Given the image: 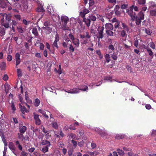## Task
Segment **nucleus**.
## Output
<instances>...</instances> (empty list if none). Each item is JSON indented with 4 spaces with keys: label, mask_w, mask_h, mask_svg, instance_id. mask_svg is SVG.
<instances>
[{
    "label": "nucleus",
    "mask_w": 156,
    "mask_h": 156,
    "mask_svg": "<svg viewBox=\"0 0 156 156\" xmlns=\"http://www.w3.org/2000/svg\"><path fill=\"white\" fill-rule=\"evenodd\" d=\"M131 11L129 12V15L131 17V20L133 21H135L136 25L138 26L139 27H140L141 25L142 20H144V13L141 11L136 15V13H133L132 12V13L131 14Z\"/></svg>",
    "instance_id": "1"
},
{
    "label": "nucleus",
    "mask_w": 156,
    "mask_h": 156,
    "mask_svg": "<svg viewBox=\"0 0 156 156\" xmlns=\"http://www.w3.org/2000/svg\"><path fill=\"white\" fill-rule=\"evenodd\" d=\"M88 90V87L87 86L82 84L79 85L78 86V88H73L69 90L66 92L71 94H76L79 93L80 92V90L82 91H87Z\"/></svg>",
    "instance_id": "2"
},
{
    "label": "nucleus",
    "mask_w": 156,
    "mask_h": 156,
    "mask_svg": "<svg viewBox=\"0 0 156 156\" xmlns=\"http://www.w3.org/2000/svg\"><path fill=\"white\" fill-rule=\"evenodd\" d=\"M61 20L62 24L61 25V27L64 30H69V27L67 26V23L69 20V19L67 16H61Z\"/></svg>",
    "instance_id": "3"
},
{
    "label": "nucleus",
    "mask_w": 156,
    "mask_h": 156,
    "mask_svg": "<svg viewBox=\"0 0 156 156\" xmlns=\"http://www.w3.org/2000/svg\"><path fill=\"white\" fill-rule=\"evenodd\" d=\"M149 9L150 10V14L151 16H156V5L154 2H151Z\"/></svg>",
    "instance_id": "4"
},
{
    "label": "nucleus",
    "mask_w": 156,
    "mask_h": 156,
    "mask_svg": "<svg viewBox=\"0 0 156 156\" xmlns=\"http://www.w3.org/2000/svg\"><path fill=\"white\" fill-rule=\"evenodd\" d=\"M95 130L99 133L103 138L106 139L108 138V135L105 130H103L100 128H97L95 129Z\"/></svg>",
    "instance_id": "5"
},
{
    "label": "nucleus",
    "mask_w": 156,
    "mask_h": 156,
    "mask_svg": "<svg viewBox=\"0 0 156 156\" xmlns=\"http://www.w3.org/2000/svg\"><path fill=\"white\" fill-rule=\"evenodd\" d=\"M104 28L103 27H99L97 29L98 33L97 37L99 39H102L104 37L103 31Z\"/></svg>",
    "instance_id": "6"
},
{
    "label": "nucleus",
    "mask_w": 156,
    "mask_h": 156,
    "mask_svg": "<svg viewBox=\"0 0 156 156\" xmlns=\"http://www.w3.org/2000/svg\"><path fill=\"white\" fill-rule=\"evenodd\" d=\"M134 9L135 11H138V8L137 6H135L134 5H132L129 8L127 9L126 10V12L129 15V12H131V14H132V12L133 13H136L135 12L133 11V9Z\"/></svg>",
    "instance_id": "7"
},
{
    "label": "nucleus",
    "mask_w": 156,
    "mask_h": 156,
    "mask_svg": "<svg viewBox=\"0 0 156 156\" xmlns=\"http://www.w3.org/2000/svg\"><path fill=\"white\" fill-rule=\"evenodd\" d=\"M10 3L7 0H3L0 1V6L2 8H5Z\"/></svg>",
    "instance_id": "8"
},
{
    "label": "nucleus",
    "mask_w": 156,
    "mask_h": 156,
    "mask_svg": "<svg viewBox=\"0 0 156 156\" xmlns=\"http://www.w3.org/2000/svg\"><path fill=\"white\" fill-rule=\"evenodd\" d=\"M6 21L5 23H3L2 25L5 28H8L9 27V22L11 21V18L10 17L6 16Z\"/></svg>",
    "instance_id": "9"
},
{
    "label": "nucleus",
    "mask_w": 156,
    "mask_h": 156,
    "mask_svg": "<svg viewBox=\"0 0 156 156\" xmlns=\"http://www.w3.org/2000/svg\"><path fill=\"white\" fill-rule=\"evenodd\" d=\"M146 0H135L134 3L137 5L144 6L146 3Z\"/></svg>",
    "instance_id": "10"
},
{
    "label": "nucleus",
    "mask_w": 156,
    "mask_h": 156,
    "mask_svg": "<svg viewBox=\"0 0 156 156\" xmlns=\"http://www.w3.org/2000/svg\"><path fill=\"white\" fill-rule=\"evenodd\" d=\"M38 111L41 113L45 118L47 119L48 118V115L50 113L49 111L46 110H43L41 109H39Z\"/></svg>",
    "instance_id": "11"
},
{
    "label": "nucleus",
    "mask_w": 156,
    "mask_h": 156,
    "mask_svg": "<svg viewBox=\"0 0 156 156\" xmlns=\"http://www.w3.org/2000/svg\"><path fill=\"white\" fill-rule=\"evenodd\" d=\"M19 107L20 108L21 111L23 114H24L25 113H27L29 111V109H27L24 106H22L20 104H19Z\"/></svg>",
    "instance_id": "12"
},
{
    "label": "nucleus",
    "mask_w": 156,
    "mask_h": 156,
    "mask_svg": "<svg viewBox=\"0 0 156 156\" xmlns=\"http://www.w3.org/2000/svg\"><path fill=\"white\" fill-rule=\"evenodd\" d=\"M144 46V48L146 49L148 52L150 56H151L152 58H153L154 55H153V53L151 50L148 47L144 45H143Z\"/></svg>",
    "instance_id": "13"
},
{
    "label": "nucleus",
    "mask_w": 156,
    "mask_h": 156,
    "mask_svg": "<svg viewBox=\"0 0 156 156\" xmlns=\"http://www.w3.org/2000/svg\"><path fill=\"white\" fill-rule=\"evenodd\" d=\"M80 37L81 38L83 39L85 38L88 39L90 38L91 35L89 32L87 31H86L84 35L81 34L80 35Z\"/></svg>",
    "instance_id": "14"
},
{
    "label": "nucleus",
    "mask_w": 156,
    "mask_h": 156,
    "mask_svg": "<svg viewBox=\"0 0 156 156\" xmlns=\"http://www.w3.org/2000/svg\"><path fill=\"white\" fill-rule=\"evenodd\" d=\"M59 35L58 34H57L55 35V40L53 43V45L54 47H55L57 48H58V45L57 42L59 41Z\"/></svg>",
    "instance_id": "15"
},
{
    "label": "nucleus",
    "mask_w": 156,
    "mask_h": 156,
    "mask_svg": "<svg viewBox=\"0 0 156 156\" xmlns=\"http://www.w3.org/2000/svg\"><path fill=\"white\" fill-rule=\"evenodd\" d=\"M113 13V11L110 10L107 11L105 13L106 17L109 19H111Z\"/></svg>",
    "instance_id": "16"
},
{
    "label": "nucleus",
    "mask_w": 156,
    "mask_h": 156,
    "mask_svg": "<svg viewBox=\"0 0 156 156\" xmlns=\"http://www.w3.org/2000/svg\"><path fill=\"white\" fill-rule=\"evenodd\" d=\"M120 36L122 37V41H125L126 40L127 35L126 34V31L124 30H122L120 32Z\"/></svg>",
    "instance_id": "17"
},
{
    "label": "nucleus",
    "mask_w": 156,
    "mask_h": 156,
    "mask_svg": "<svg viewBox=\"0 0 156 156\" xmlns=\"http://www.w3.org/2000/svg\"><path fill=\"white\" fill-rule=\"evenodd\" d=\"M105 28L106 30H113V25L111 23H106L105 24Z\"/></svg>",
    "instance_id": "18"
},
{
    "label": "nucleus",
    "mask_w": 156,
    "mask_h": 156,
    "mask_svg": "<svg viewBox=\"0 0 156 156\" xmlns=\"http://www.w3.org/2000/svg\"><path fill=\"white\" fill-rule=\"evenodd\" d=\"M41 144L43 145H45V146L50 147L51 146L50 142L48 140H41Z\"/></svg>",
    "instance_id": "19"
},
{
    "label": "nucleus",
    "mask_w": 156,
    "mask_h": 156,
    "mask_svg": "<svg viewBox=\"0 0 156 156\" xmlns=\"http://www.w3.org/2000/svg\"><path fill=\"white\" fill-rule=\"evenodd\" d=\"M124 47L126 49L129 48L132 46V42L131 41H128L126 44L123 43Z\"/></svg>",
    "instance_id": "20"
},
{
    "label": "nucleus",
    "mask_w": 156,
    "mask_h": 156,
    "mask_svg": "<svg viewBox=\"0 0 156 156\" xmlns=\"http://www.w3.org/2000/svg\"><path fill=\"white\" fill-rule=\"evenodd\" d=\"M9 148L13 151L16 150V147L12 142H10L9 143Z\"/></svg>",
    "instance_id": "21"
},
{
    "label": "nucleus",
    "mask_w": 156,
    "mask_h": 156,
    "mask_svg": "<svg viewBox=\"0 0 156 156\" xmlns=\"http://www.w3.org/2000/svg\"><path fill=\"white\" fill-rule=\"evenodd\" d=\"M83 21L85 22L87 27H89L90 26L91 21L90 19H87L85 18H84L83 19Z\"/></svg>",
    "instance_id": "22"
},
{
    "label": "nucleus",
    "mask_w": 156,
    "mask_h": 156,
    "mask_svg": "<svg viewBox=\"0 0 156 156\" xmlns=\"http://www.w3.org/2000/svg\"><path fill=\"white\" fill-rule=\"evenodd\" d=\"M27 130V127L26 126H22L21 127H19V131L20 133H23L26 131Z\"/></svg>",
    "instance_id": "23"
},
{
    "label": "nucleus",
    "mask_w": 156,
    "mask_h": 156,
    "mask_svg": "<svg viewBox=\"0 0 156 156\" xmlns=\"http://www.w3.org/2000/svg\"><path fill=\"white\" fill-rule=\"evenodd\" d=\"M25 98L27 102L29 104H31L32 103V101L30 100L29 98V95L28 94V92L26 91L25 92Z\"/></svg>",
    "instance_id": "24"
},
{
    "label": "nucleus",
    "mask_w": 156,
    "mask_h": 156,
    "mask_svg": "<svg viewBox=\"0 0 156 156\" xmlns=\"http://www.w3.org/2000/svg\"><path fill=\"white\" fill-rule=\"evenodd\" d=\"M73 41V44L77 47L79 46L80 44V41L79 39L77 38H75Z\"/></svg>",
    "instance_id": "25"
},
{
    "label": "nucleus",
    "mask_w": 156,
    "mask_h": 156,
    "mask_svg": "<svg viewBox=\"0 0 156 156\" xmlns=\"http://www.w3.org/2000/svg\"><path fill=\"white\" fill-rule=\"evenodd\" d=\"M125 135L123 134H117L115 136V138L117 140L122 139L124 138Z\"/></svg>",
    "instance_id": "26"
},
{
    "label": "nucleus",
    "mask_w": 156,
    "mask_h": 156,
    "mask_svg": "<svg viewBox=\"0 0 156 156\" xmlns=\"http://www.w3.org/2000/svg\"><path fill=\"white\" fill-rule=\"evenodd\" d=\"M32 33L35 35V37L37 36L38 35L37 29L36 27L34 28L32 30Z\"/></svg>",
    "instance_id": "27"
},
{
    "label": "nucleus",
    "mask_w": 156,
    "mask_h": 156,
    "mask_svg": "<svg viewBox=\"0 0 156 156\" xmlns=\"http://www.w3.org/2000/svg\"><path fill=\"white\" fill-rule=\"evenodd\" d=\"M11 106L12 110L13 113H15L16 109L15 106V102L14 101H12L11 102Z\"/></svg>",
    "instance_id": "28"
},
{
    "label": "nucleus",
    "mask_w": 156,
    "mask_h": 156,
    "mask_svg": "<svg viewBox=\"0 0 156 156\" xmlns=\"http://www.w3.org/2000/svg\"><path fill=\"white\" fill-rule=\"evenodd\" d=\"M88 153L90 156H96L99 154V152L98 151H95L94 152H88Z\"/></svg>",
    "instance_id": "29"
},
{
    "label": "nucleus",
    "mask_w": 156,
    "mask_h": 156,
    "mask_svg": "<svg viewBox=\"0 0 156 156\" xmlns=\"http://www.w3.org/2000/svg\"><path fill=\"white\" fill-rule=\"evenodd\" d=\"M112 30H106V33L108 36H113L114 33L112 31Z\"/></svg>",
    "instance_id": "30"
},
{
    "label": "nucleus",
    "mask_w": 156,
    "mask_h": 156,
    "mask_svg": "<svg viewBox=\"0 0 156 156\" xmlns=\"http://www.w3.org/2000/svg\"><path fill=\"white\" fill-rule=\"evenodd\" d=\"M5 30L4 28H0V35L3 36L5 34Z\"/></svg>",
    "instance_id": "31"
},
{
    "label": "nucleus",
    "mask_w": 156,
    "mask_h": 156,
    "mask_svg": "<svg viewBox=\"0 0 156 156\" xmlns=\"http://www.w3.org/2000/svg\"><path fill=\"white\" fill-rule=\"evenodd\" d=\"M0 67L2 70H5L6 68L5 63L4 62H1L0 64Z\"/></svg>",
    "instance_id": "32"
},
{
    "label": "nucleus",
    "mask_w": 156,
    "mask_h": 156,
    "mask_svg": "<svg viewBox=\"0 0 156 156\" xmlns=\"http://www.w3.org/2000/svg\"><path fill=\"white\" fill-rule=\"evenodd\" d=\"M40 101L38 98H36L35 100L34 105L36 107H38L40 105Z\"/></svg>",
    "instance_id": "33"
},
{
    "label": "nucleus",
    "mask_w": 156,
    "mask_h": 156,
    "mask_svg": "<svg viewBox=\"0 0 156 156\" xmlns=\"http://www.w3.org/2000/svg\"><path fill=\"white\" fill-rule=\"evenodd\" d=\"M89 17L90 20L93 21H95L96 20V17L93 14L90 15Z\"/></svg>",
    "instance_id": "34"
},
{
    "label": "nucleus",
    "mask_w": 156,
    "mask_h": 156,
    "mask_svg": "<svg viewBox=\"0 0 156 156\" xmlns=\"http://www.w3.org/2000/svg\"><path fill=\"white\" fill-rule=\"evenodd\" d=\"M48 147H49L45 146L43 147L41 150V151L44 153L47 152L48 151Z\"/></svg>",
    "instance_id": "35"
},
{
    "label": "nucleus",
    "mask_w": 156,
    "mask_h": 156,
    "mask_svg": "<svg viewBox=\"0 0 156 156\" xmlns=\"http://www.w3.org/2000/svg\"><path fill=\"white\" fill-rule=\"evenodd\" d=\"M29 137L27 135H26L24 137L23 139V140L22 141H23L24 143H26L27 141H29Z\"/></svg>",
    "instance_id": "36"
},
{
    "label": "nucleus",
    "mask_w": 156,
    "mask_h": 156,
    "mask_svg": "<svg viewBox=\"0 0 156 156\" xmlns=\"http://www.w3.org/2000/svg\"><path fill=\"white\" fill-rule=\"evenodd\" d=\"M128 156H138V154L136 153H134L133 151H130L128 153Z\"/></svg>",
    "instance_id": "37"
},
{
    "label": "nucleus",
    "mask_w": 156,
    "mask_h": 156,
    "mask_svg": "<svg viewBox=\"0 0 156 156\" xmlns=\"http://www.w3.org/2000/svg\"><path fill=\"white\" fill-rule=\"evenodd\" d=\"M105 58L107 63H108L111 60L110 56L109 54H106Z\"/></svg>",
    "instance_id": "38"
},
{
    "label": "nucleus",
    "mask_w": 156,
    "mask_h": 156,
    "mask_svg": "<svg viewBox=\"0 0 156 156\" xmlns=\"http://www.w3.org/2000/svg\"><path fill=\"white\" fill-rule=\"evenodd\" d=\"M69 51L70 52H74L75 51L74 48L73 47V46L71 44H69Z\"/></svg>",
    "instance_id": "39"
},
{
    "label": "nucleus",
    "mask_w": 156,
    "mask_h": 156,
    "mask_svg": "<svg viewBox=\"0 0 156 156\" xmlns=\"http://www.w3.org/2000/svg\"><path fill=\"white\" fill-rule=\"evenodd\" d=\"M96 53L99 55V58L101 59L103 58V55L101 54V53L100 50H96Z\"/></svg>",
    "instance_id": "40"
},
{
    "label": "nucleus",
    "mask_w": 156,
    "mask_h": 156,
    "mask_svg": "<svg viewBox=\"0 0 156 156\" xmlns=\"http://www.w3.org/2000/svg\"><path fill=\"white\" fill-rule=\"evenodd\" d=\"M17 76L19 77H21L22 75V71L20 69H18L17 70Z\"/></svg>",
    "instance_id": "41"
},
{
    "label": "nucleus",
    "mask_w": 156,
    "mask_h": 156,
    "mask_svg": "<svg viewBox=\"0 0 156 156\" xmlns=\"http://www.w3.org/2000/svg\"><path fill=\"white\" fill-rule=\"evenodd\" d=\"M118 154L120 155H123L124 154V151L119 149H118L117 150Z\"/></svg>",
    "instance_id": "42"
},
{
    "label": "nucleus",
    "mask_w": 156,
    "mask_h": 156,
    "mask_svg": "<svg viewBox=\"0 0 156 156\" xmlns=\"http://www.w3.org/2000/svg\"><path fill=\"white\" fill-rule=\"evenodd\" d=\"M37 11L38 12H44V10L42 7L39 6L37 8Z\"/></svg>",
    "instance_id": "43"
},
{
    "label": "nucleus",
    "mask_w": 156,
    "mask_h": 156,
    "mask_svg": "<svg viewBox=\"0 0 156 156\" xmlns=\"http://www.w3.org/2000/svg\"><path fill=\"white\" fill-rule=\"evenodd\" d=\"M18 138L21 140H23V139L24 136L23 135V133H19L18 134Z\"/></svg>",
    "instance_id": "44"
},
{
    "label": "nucleus",
    "mask_w": 156,
    "mask_h": 156,
    "mask_svg": "<svg viewBox=\"0 0 156 156\" xmlns=\"http://www.w3.org/2000/svg\"><path fill=\"white\" fill-rule=\"evenodd\" d=\"M122 26L123 28L126 31H129V28L128 26L124 23H122Z\"/></svg>",
    "instance_id": "45"
},
{
    "label": "nucleus",
    "mask_w": 156,
    "mask_h": 156,
    "mask_svg": "<svg viewBox=\"0 0 156 156\" xmlns=\"http://www.w3.org/2000/svg\"><path fill=\"white\" fill-rule=\"evenodd\" d=\"M71 143L73 144V147L74 148H76L77 146V142L73 140H72L71 141Z\"/></svg>",
    "instance_id": "46"
},
{
    "label": "nucleus",
    "mask_w": 156,
    "mask_h": 156,
    "mask_svg": "<svg viewBox=\"0 0 156 156\" xmlns=\"http://www.w3.org/2000/svg\"><path fill=\"white\" fill-rule=\"evenodd\" d=\"M111 57L114 60H117L118 58L117 55L115 53H113V54L112 55Z\"/></svg>",
    "instance_id": "47"
},
{
    "label": "nucleus",
    "mask_w": 156,
    "mask_h": 156,
    "mask_svg": "<svg viewBox=\"0 0 156 156\" xmlns=\"http://www.w3.org/2000/svg\"><path fill=\"white\" fill-rule=\"evenodd\" d=\"M150 47L153 49H155V44L153 42H151L149 43Z\"/></svg>",
    "instance_id": "48"
},
{
    "label": "nucleus",
    "mask_w": 156,
    "mask_h": 156,
    "mask_svg": "<svg viewBox=\"0 0 156 156\" xmlns=\"http://www.w3.org/2000/svg\"><path fill=\"white\" fill-rule=\"evenodd\" d=\"M43 29L46 30H48L49 32H51L52 31V28L51 27H43Z\"/></svg>",
    "instance_id": "49"
},
{
    "label": "nucleus",
    "mask_w": 156,
    "mask_h": 156,
    "mask_svg": "<svg viewBox=\"0 0 156 156\" xmlns=\"http://www.w3.org/2000/svg\"><path fill=\"white\" fill-rule=\"evenodd\" d=\"M52 126L53 128L56 129L58 128V125L57 123L56 122H53L52 124Z\"/></svg>",
    "instance_id": "50"
},
{
    "label": "nucleus",
    "mask_w": 156,
    "mask_h": 156,
    "mask_svg": "<svg viewBox=\"0 0 156 156\" xmlns=\"http://www.w3.org/2000/svg\"><path fill=\"white\" fill-rule=\"evenodd\" d=\"M14 16L15 18L17 20L20 21L21 20V16L20 15H15Z\"/></svg>",
    "instance_id": "51"
},
{
    "label": "nucleus",
    "mask_w": 156,
    "mask_h": 156,
    "mask_svg": "<svg viewBox=\"0 0 156 156\" xmlns=\"http://www.w3.org/2000/svg\"><path fill=\"white\" fill-rule=\"evenodd\" d=\"M126 69L128 71H130V73H132L133 72V69L130 66H127Z\"/></svg>",
    "instance_id": "52"
},
{
    "label": "nucleus",
    "mask_w": 156,
    "mask_h": 156,
    "mask_svg": "<svg viewBox=\"0 0 156 156\" xmlns=\"http://www.w3.org/2000/svg\"><path fill=\"white\" fill-rule=\"evenodd\" d=\"M35 123L36 125H39L41 124V122L40 119L39 118L35 120Z\"/></svg>",
    "instance_id": "53"
},
{
    "label": "nucleus",
    "mask_w": 156,
    "mask_h": 156,
    "mask_svg": "<svg viewBox=\"0 0 156 156\" xmlns=\"http://www.w3.org/2000/svg\"><path fill=\"white\" fill-rule=\"evenodd\" d=\"M108 49L113 51L115 50V48L114 46L112 44L109 45L108 47Z\"/></svg>",
    "instance_id": "54"
},
{
    "label": "nucleus",
    "mask_w": 156,
    "mask_h": 156,
    "mask_svg": "<svg viewBox=\"0 0 156 156\" xmlns=\"http://www.w3.org/2000/svg\"><path fill=\"white\" fill-rule=\"evenodd\" d=\"M17 29L20 33H22L23 32V30L21 27H17Z\"/></svg>",
    "instance_id": "55"
},
{
    "label": "nucleus",
    "mask_w": 156,
    "mask_h": 156,
    "mask_svg": "<svg viewBox=\"0 0 156 156\" xmlns=\"http://www.w3.org/2000/svg\"><path fill=\"white\" fill-rule=\"evenodd\" d=\"M139 43L138 40L137 39L135 40L134 42V45L136 48H137Z\"/></svg>",
    "instance_id": "56"
},
{
    "label": "nucleus",
    "mask_w": 156,
    "mask_h": 156,
    "mask_svg": "<svg viewBox=\"0 0 156 156\" xmlns=\"http://www.w3.org/2000/svg\"><path fill=\"white\" fill-rule=\"evenodd\" d=\"M120 22H116L114 24V27L115 29H116L117 28H119V26Z\"/></svg>",
    "instance_id": "57"
},
{
    "label": "nucleus",
    "mask_w": 156,
    "mask_h": 156,
    "mask_svg": "<svg viewBox=\"0 0 156 156\" xmlns=\"http://www.w3.org/2000/svg\"><path fill=\"white\" fill-rule=\"evenodd\" d=\"M128 6L127 4H123L121 5V8L122 9H125L127 8Z\"/></svg>",
    "instance_id": "58"
},
{
    "label": "nucleus",
    "mask_w": 156,
    "mask_h": 156,
    "mask_svg": "<svg viewBox=\"0 0 156 156\" xmlns=\"http://www.w3.org/2000/svg\"><path fill=\"white\" fill-rule=\"evenodd\" d=\"M68 44V42H63L62 43V45L64 48H67Z\"/></svg>",
    "instance_id": "59"
},
{
    "label": "nucleus",
    "mask_w": 156,
    "mask_h": 156,
    "mask_svg": "<svg viewBox=\"0 0 156 156\" xmlns=\"http://www.w3.org/2000/svg\"><path fill=\"white\" fill-rule=\"evenodd\" d=\"M12 57L10 55H9L7 56V59L9 61H10L12 60Z\"/></svg>",
    "instance_id": "60"
},
{
    "label": "nucleus",
    "mask_w": 156,
    "mask_h": 156,
    "mask_svg": "<svg viewBox=\"0 0 156 156\" xmlns=\"http://www.w3.org/2000/svg\"><path fill=\"white\" fill-rule=\"evenodd\" d=\"M8 76L7 74H5L4 75V76L3 77V80L5 81H6L8 79Z\"/></svg>",
    "instance_id": "61"
},
{
    "label": "nucleus",
    "mask_w": 156,
    "mask_h": 156,
    "mask_svg": "<svg viewBox=\"0 0 156 156\" xmlns=\"http://www.w3.org/2000/svg\"><path fill=\"white\" fill-rule=\"evenodd\" d=\"M69 128L70 129H73L75 130L76 128L75 127V125L74 124L71 125L69 126Z\"/></svg>",
    "instance_id": "62"
},
{
    "label": "nucleus",
    "mask_w": 156,
    "mask_h": 156,
    "mask_svg": "<svg viewBox=\"0 0 156 156\" xmlns=\"http://www.w3.org/2000/svg\"><path fill=\"white\" fill-rule=\"evenodd\" d=\"M98 18L101 21H102L103 23L104 22V20L103 18V16H102L99 15L98 17Z\"/></svg>",
    "instance_id": "63"
},
{
    "label": "nucleus",
    "mask_w": 156,
    "mask_h": 156,
    "mask_svg": "<svg viewBox=\"0 0 156 156\" xmlns=\"http://www.w3.org/2000/svg\"><path fill=\"white\" fill-rule=\"evenodd\" d=\"M21 154L22 156H28V153L24 151H22Z\"/></svg>",
    "instance_id": "64"
}]
</instances>
